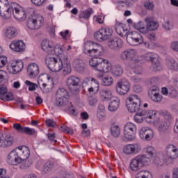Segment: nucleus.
<instances>
[{"label":"nucleus","instance_id":"f257e3e1","mask_svg":"<svg viewBox=\"0 0 178 178\" xmlns=\"http://www.w3.org/2000/svg\"><path fill=\"white\" fill-rule=\"evenodd\" d=\"M147 156L145 155H138L136 156L130 163V169L131 170L137 171L140 170L144 165H145L147 162L149 161V159H152V158L155 156V149L152 146H148L145 149Z\"/></svg>","mask_w":178,"mask_h":178},{"label":"nucleus","instance_id":"f03ea898","mask_svg":"<svg viewBox=\"0 0 178 178\" xmlns=\"http://www.w3.org/2000/svg\"><path fill=\"white\" fill-rule=\"evenodd\" d=\"M89 64L92 69L102 73H108V72L112 70V64H111V62L99 57H92L89 60Z\"/></svg>","mask_w":178,"mask_h":178},{"label":"nucleus","instance_id":"7ed1b4c3","mask_svg":"<svg viewBox=\"0 0 178 178\" xmlns=\"http://www.w3.org/2000/svg\"><path fill=\"white\" fill-rule=\"evenodd\" d=\"M65 59V56H61L58 58L47 57L45 60V63L49 70L58 73V72H60L62 67H63V63Z\"/></svg>","mask_w":178,"mask_h":178},{"label":"nucleus","instance_id":"20e7f679","mask_svg":"<svg viewBox=\"0 0 178 178\" xmlns=\"http://www.w3.org/2000/svg\"><path fill=\"white\" fill-rule=\"evenodd\" d=\"M86 51H84L85 54L90 55V56H93V58H98L104 55V47L102 45L92 41L88 42Z\"/></svg>","mask_w":178,"mask_h":178},{"label":"nucleus","instance_id":"39448f33","mask_svg":"<svg viewBox=\"0 0 178 178\" xmlns=\"http://www.w3.org/2000/svg\"><path fill=\"white\" fill-rule=\"evenodd\" d=\"M126 106L131 113H136L141 109V100L137 95H131L126 99Z\"/></svg>","mask_w":178,"mask_h":178},{"label":"nucleus","instance_id":"423d86ee","mask_svg":"<svg viewBox=\"0 0 178 178\" xmlns=\"http://www.w3.org/2000/svg\"><path fill=\"white\" fill-rule=\"evenodd\" d=\"M156 117V111L154 110H139L136 111V115L134 117V119L136 123H143L145 119H150L154 120Z\"/></svg>","mask_w":178,"mask_h":178},{"label":"nucleus","instance_id":"0eeeda50","mask_svg":"<svg viewBox=\"0 0 178 178\" xmlns=\"http://www.w3.org/2000/svg\"><path fill=\"white\" fill-rule=\"evenodd\" d=\"M44 17L39 14H31L26 20V26L31 30H37L42 26Z\"/></svg>","mask_w":178,"mask_h":178},{"label":"nucleus","instance_id":"6e6552de","mask_svg":"<svg viewBox=\"0 0 178 178\" xmlns=\"http://www.w3.org/2000/svg\"><path fill=\"white\" fill-rule=\"evenodd\" d=\"M137 132V127L136 124L129 122L124 127V141H133L136 139V133Z\"/></svg>","mask_w":178,"mask_h":178},{"label":"nucleus","instance_id":"1a4fd4ad","mask_svg":"<svg viewBox=\"0 0 178 178\" xmlns=\"http://www.w3.org/2000/svg\"><path fill=\"white\" fill-rule=\"evenodd\" d=\"M120 59L124 62H125V60H131V62L135 65L141 63V60L136 56V50L131 49H128L122 51L120 54Z\"/></svg>","mask_w":178,"mask_h":178},{"label":"nucleus","instance_id":"9d476101","mask_svg":"<svg viewBox=\"0 0 178 178\" xmlns=\"http://www.w3.org/2000/svg\"><path fill=\"white\" fill-rule=\"evenodd\" d=\"M144 59L146 62H151L153 66V70L158 72L161 67V61H159V56L154 52H149L144 55Z\"/></svg>","mask_w":178,"mask_h":178},{"label":"nucleus","instance_id":"9b49d317","mask_svg":"<svg viewBox=\"0 0 178 178\" xmlns=\"http://www.w3.org/2000/svg\"><path fill=\"white\" fill-rule=\"evenodd\" d=\"M178 158V148L173 144H170L165 148V160L167 162L173 163V161Z\"/></svg>","mask_w":178,"mask_h":178},{"label":"nucleus","instance_id":"f8f14e48","mask_svg":"<svg viewBox=\"0 0 178 178\" xmlns=\"http://www.w3.org/2000/svg\"><path fill=\"white\" fill-rule=\"evenodd\" d=\"M127 41L130 45H140L144 42L143 35L138 31H131L128 33L127 36Z\"/></svg>","mask_w":178,"mask_h":178},{"label":"nucleus","instance_id":"ddd939ff","mask_svg":"<svg viewBox=\"0 0 178 178\" xmlns=\"http://www.w3.org/2000/svg\"><path fill=\"white\" fill-rule=\"evenodd\" d=\"M67 86L71 92H79L80 91V78L72 76L67 79Z\"/></svg>","mask_w":178,"mask_h":178},{"label":"nucleus","instance_id":"4468645a","mask_svg":"<svg viewBox=\"0 0 178 178\" xmlns=\"http://www.w3.org/2000/svg\"><path fill=\"white\" fill-rule=\"evenodd\" d=\"M116 91L120 95H125L130 91V83L127 79H120L117 82Z\"/></svg>","mask_w":178,"mask_h":178},{"label":"nucleus","instance_id":"2eb2a0df","mask_svg":"<svg viewBox=\"0 0 178 178\" xmlns=\"http://www.w3.org/2000/svg\"><path fill=\"white\" fill-rule=\"evenodd\" d=\"M15 139L10 135L3 136V134L0 132V147L2 148H9L13 145Z\"/></svg>","mask_w":178,"mask_h":178},{"label":"nucleus","instance_id":"dca6fc26","mask_svg":"<svg viewBox=\"0 0 178 178\" xmlns=\"http://www.w3.org/2000/svg\"><path fill=\"white\" fill-rule=\"evenodd\" d=\"M108 47L113 51H120L123 47V40L119 38H111L108 42Z\"/></svg>","mask_w":178,"mask_h":178},{"label":"nucleus","instance_id":"f3484780","mask_svg":"<svg viewBox=\"0 0 178 178\" xmlns=\"http://www.w3.org/2000/svg\"><path fill=\"white\" fill-rule=\"evenodd\" d=\"M139 137L142 140L149 141L154 138V131L149 127H143L139 132Z\"/></svg>","mask_w":178,"mask_h":178},{"label":"nucleus","instance_id":"a211bd4d","mask_svg":"<svg viewBox=\"0 0 178 178\" xmlns=\"http://www.w3.org/2000/svg\"><path fill=\"white\" fill-rule=\"evenodd\" d=\"M23 67H24L23 61L16 60L13 61L10 66H8V70H9L10 73H12L13 74H17V73H19V72L23 70Z\"/></svg>","mask_w":178,"mask_h":178},{"label":"nucleus","instance_id":"6ab92c4d","mask_svg":"<svg viewBox=\"0 0 178 178\" xmlns=\"http://www.w3.org/2000/svg\"><path fill=\"white\" fill-rule=\"evenodd\" d=\"M89 84H95V87L92 86L90 88H88V91L90 93H93V94H97V92H98V90H99V82H98V81H97V79H94V78H91V79L90 78H86L84 80V82L83 83V86L84 87V86H87V83Z\"/></svg>","mask_w":178,"mask_h":178},{"label":"nucleus","instance_id":"aec40b11","mask_svg":"<svg viewBox=\"0 0 178 178\" xmlns=\"http://www.w3.org/2000/svg\"><path fill=\"white\" fill-rule=\"evenodd\" d=\"M124 153L127 155H131V154H138L141 151V145L136 144H129L124 147Z\"/></svg>","mask_w":178,"mask_h":178},{"label":"nucleus","instance_id":"412c9836","mask_svg":"<svg viewBox=\"0 0 178 178\" xmlns=\"http://www.w3.org/2000/svg\"><path fill=\"white\" fill-rule=\"evenodd\" d=\"M15 149H17L21 162L26 161L30 156V149L26 146H19Z\"/></svg>","mask_w":178,"mask_h":178},{"label":"nucleus","instance_id":"4be33fe9","mask_svg":"<svg viewBox=\"0 0 178 178\" xmlns=\"http://www.w3.org/2000/svg\"><path fill=\"white\" fill-rule=\"evenodd\" d=\"M8 162L10 165H19L22 163L19 154L16 149L12 150L8 156Z\"/></svg>","mask_w":178,"mask_h":178},{"label":"nucleus","instance_id":"5701e85b","mask_svg":"<svg viewBox=\"0 0 178 178\" xmlns=\"http://www.w3.org/2000/svg\"><path fill=\"white\" fill-rule=\"evenodd\" d=\"M10 48L15 52H23L26 49V44L22 40H14L10 44Z\"/></svg>","mask_w":178,"mask_h":178},{"label":"nucleus","instance_id":"b1692460","mask_svg":"<svg viewBox=\"0 0 178 178\" xmlns=\"http://www.w3.org/2000/svg\"><path fill=\"white\" fill-rule=\"evenodd\" d=\"M145 22L147 24L146 25L147 32L148 31V30L149 31H154L156 30L158 27H159V23L155 21V19H154V18L151 17H148L145 18Z\"/></svg>","mask_w":178,"mask_h":178},{"label":"nucleus","instance_id":"393cba45","mask_svg":"<svg viewBox=\"0 0 178 178\" xmlns=\"http://www.w3.org/2000/svg\"><path fill=\"white\" fill-rule=\"evenodd\" d=\"M19 8H20V6H18L14 8V17L17 20H19V22H24V20H26V17H27L26 11L23 10L22 9H19Z\"/></svg>","mask_w":178,"mask_h":178},{"label":"nucleus","instance_id":"a878e982","mask_svg":"<svg viewBox=\"0 0 178 178\" xmlns=\"http://www.w3.org/2000/svg\"><path fill=\"white\" fill-rule=\"evenodd\" d=\"M149 95L154 102H161L162 101V95L159 94V89L158 88H152L149 90Z\"/></svg>","mask_w":178,"mask_h":178},{"label":"nucleus","instance_id":"bb28decb","mask_svg":"<svg viewBox=\"0 0 178 178\" xmlns=\"http://www.w3.org/2000/svg\"><path fill=\"white\" fill-rule=\"evenodd\" d=\"M27 73L30 77H35L40 74V68L36 63H31L27 67Z\"/></svg>","mask_w":178,"mask_h":178},{"label":"nucleus","instance_id":"cd10ccee","mask_svg":"<svg viewBox=\"0 0 178 178\" xmlns=\"http://www.w3.org/2000/svg\"><path fill=\"white\" fill-rule=\"evenodd\" d=\"M116 28H115V31L117 34H119L120 37H127L129 35V31L127 29H126V25L123 24L122 23L120 22H117L115 24Z\"/></svg>","mask_w":178,"mask_h":178},{"label":"nucleus","instance_id":"c85d7f7f","mask_svg":"<svg viewBox=\"0 0 178 178\" xmlns=\"http://www.w3.org/2000/svg\"><path fill=\"white\" fill-rule=\"evenodd\" d=\"M42 49L48 54V55L54 54V47H52L51 42L48 40H44L41 44Z\"/></svg>","mask_w":178,"mask_h":178},{"label":"nucleus","instance_id":"c756f323","mask_svg":"<svg viewBox=\"0 0 178 178\" xmlns=\"http://www.w3.org/2000/svg\"><path fill=\"white\" fill-rule=\"evenodd\" d=\"M62 69L64 76H67V74H70V73H72V65H70V60H69L67 56H66L65 60H64Z\"/></svg>","mask_w":178,"mask_h":178},{"label":"nucleus","instance_id":"7c9ffc66","mask_svg":"<svg viewBox=\"0 0 178 178\" xmlns=\"http://www.w3.org/2000/svg\"><path fill=\"white\" fill-rule=\"evenodd\" d=\"M152 161L156 166H163V163H165V159L162 154L154 155V157L152 158Z\"/></svg>","mask_w":178,"mask_h":178},{"label":"nucleus","instance_id":"2f4dec72","mask_svg":"<svg viewBox=\"0 0 178 178\" xmlns=\"http://www.w3.org/2000/svg\"><path fill=\"white\" fill-rule=\"evenodd\" d=\"M73 66L76 72H79V73L84 72L85 65L84 62H83V60H75L73 63Z\"/></svg>","mask_w":178,"mask_h":178},{"label":"nucleus","instance_id":"473e14b6","mask_svg":"<svg viewBox=\"0 0 178 178\" xmlns=\"http://www.w3.org/2000/svg\"><path fill=\"white\" fill-rule=\"evenodd\" d=\"M133 27L140 33H142V34H147V26L144 24V22H139L138 23H134Z\"/></svg>","mask_w":178,"mask_h":178},{"label":"nucleus","instance_id":"72a5a7b5","mask_svg":"<svg viewBox=\"0 0 178 178\" xmlns=\"http://www.w3.org/2000/svg\"><path fill=\"white\" fill-rule=\"evenodd\" d=\"M120 105V100L118 98L113 100L108 105V111L110 112H116L118 109L119 108V106Z\"/></svg>","mask_w":178,"mask_h":178},{"label":"nucleus","instance_id":"f704fd0d","mask_svg":"<svg viewBox=\"0 0 178 178\" xmlns=\"http://www.w3.org/2000/svg\"><path fill=\"white\" fill-rule=\"evenodd\" d=\"M101 30L104 41L109 40L112 37V34H113V31L111 28H102Z\"/></svg>","mask_w":178,"mask_h":178},{"label":"nucleus","instance_id":"c9c22d12","mask_svg":"<svg viewBox=\"0 0 178 178\" xmlns=\"http://www.w3.org/2000/svg\"><path fill=\"white\" fill-rule=\"evenodd\" d=\"M111 134L113 137L118 138L120 136V127L116 124H113L111 126Z\"/></svg>","mask_w":178,"mask_h":178},{"label":"nucleus","instance_id":"e433bc0d","mask_svg":"<svg viewBox=\"0 0 178 178\" xmlns=\"http://www.w3.org/2000/svg\"><path fill=\"white\" fill-rule=\"evenodd\" d=\"M56 97L67 99L69 98V92L65 88H59L56 92Z\"/></svg>","mask_w":178,"mask_h":178},{"label":"nucleus","instance_id":"4c0bfd02","mask_svg":"<svg viewBox=\"0 0 178 178\" xmlns=\"http://www.w3.org/2000/svg\"><path fill=\"white\" fill-rule=\"evenodd\" d=\"M136 178H152V174L148 170H140L136 175Z\"/></svg>","mask_w":178,"mask_h":178},{"label":"nucleus","instance_id":"58836bf2","mask_svg":"<svg viewBox=\"0 0 178 178\" xmlns=\"http://www.w3.org/2000/svg\"><path fill=\"white\" fill-rule=\"evenodd\" d=\"M112 73L114 76L119 77L123 74V67L121 65H117L113 67Z\"/></svg>","mask_w":178,"mask_h":178},{"label":"nucleus","instance_id":"ea45409f","mask_svg":"<svg viewBox=\"0 0 178 178\" xmlns=\"http://www.w3.org/2000/svg\"><path fill=\"white\" fill-rule=\"evenodd\" d=\"M17 35V32L16 31V29L13 27H9L7 29L6 32V37L7 38H14V37H16Z\"/></svg>","mask_w":178,"mask_h":178},{"label":"nucleus","instance_id":"a19ab883","mask_svg":"<svg viewBox=\"0 0 178 178\" xmlns=\"http://www.w3.org/2000/svg\"><path fill=\"white\" fill-rule=\"evenodd\" d=\"M92 14V9L88 8V10H86L83 12H81L79 14V19H90V17L91 16Z\"/></svg>","mask_w":178,"mask_h":178},{"label":"nucleus","instance_id":"79ce46f5","mask_svg":"<svg viewBox=\"0 0 178 178\" xmlns=\"http://www.w3.org/2000/svg\"><path fill=\"white\" fill-rule=\"evenodd\" d=\"M102 86H112L113 84V78L111 76H105L102 78Z\"/></svg>","mask_w":178,"mask_h":178},{"label":"nucleus","instance_id":"37998d69","mask_svg":"<svg viewBox=\"0 0 178 178\" xmlns=\"http://www.w3.org/2000/svg\"><path fill=\"white\" fill-rule=\"evenodd\" d=\"M101 97H103L104 99L109 100L111 99L112 97V92H111V90H102L100 92Z\"/></svg>","mask_w":178,"mask_h":178},{"label":"nucleus","instance_id":"c03bdc74","mask_svg":"<svg viewBox=\"0 0 178 178\" xmlns=\"http://www.w3.org/2000/svg\"><path fill=\"white\" fill-rule=\"evenodd\" d=\"M94 37L95 40H96V41H99V42L105 41V39H104L102 31L101 29L95 33Z\"/></svg>","mask_w":178,"mask_h":178},{"label":"nucleus","instance_id":"a18cd8bd","mask_svg":"<svg viewBox=\"0 0 178 178\" xmlns=\"http://www.w3.org/2000/svg\"><path fill=\"white\" fill-rule=\"evenodd\" d=\"M144 6L147 10H154V9H155L154 1H146L144 2Z\"/></svg>","mask_w":178,"mask_h":178},{"label":"nucleus","instance_id":"49530a36","mask_svg":"<svg viewBox=\"0 0 178 178\" xmlns=\"http://www.w3.org/2000/svg\"><path fill=\"white\" fill-rule=\"evenodd\" d=\"M1 99V101H4V102H8L9 101H14L15 96L13 94L9 92L6 93Z\"/></svg>","mask_w":178,"mask_h":178},{"label":"nucleus","instance_id":"de8ad7c7","mask_svg":"<svg viewBox=\"0 0 178 178\" xmlns=\"http://www.w3.org/2000/svg\"><path fill=\"white\" fill-rule=\"evenodd\" d=\"M168 66L171 70H178V63L173 59L169 60Z\"/></svg>","mask_w":178,"mask_h":178},{"label":"nucleus","instance_id":"09e8293b","mask_svg":"<svg viewBox=\"0 0 178 178\" xmlns=\"http://www.w3.org/2000/svg\"><path fill=\"white\" fill-rule=\"evenodd\" d=\"M54 169V163L51 161H47L44 165V172H51Z\"/></svg>","mask_w":178,"mask_h":178},{"label":"nucleus","instance_id":"8fccbe9b","mask_svg":"<svg viewBox=\"0 0 178 178\" xmlns=\"http://www.w3.org/2000/svg\"><path fill=\"white\" fill-rule=\"evenodd\" d=\"M159 130L161 133L166 131V130H168V125L166 124V122L163 121H159Z\"/></svg>","mask_w":178,"mask_h":178},{"label":"nucleus","instance_id":"3c124183","mask_svg":"<svg viewBox=\"0 0 178 178\" xmlns=\"http://www.w3.org/2000/svg\"><path fill=\"white\" fill-rule=\"evenodd\" d=\"M65 98L59 97L58 96H56V106H64L65 105Z\"/></svg>","mask_w":178,"mask_h":178},{"label":"nucleus","instance_id":"603ef678","mask_svg":"<svg viewBox=\"0 0 178 178\" xmlns=\"http://www.w3.org/2000/svg\"><path fill=\"white\" fill-rule=\"evenodd\" d=\"M59 130H60V131H63V133H67V134H73V129L65 125L60 127Z\"/></svg>","mask_w":178,"mask_h":178},{"label":"nucleus","instance_id":"864d4df0","mask_svg":"<svg viewBox=\"0 0 178 178\" xmlns=\"http://www.w3.org/2000/svg\"><path fill=\"white\" fill-rule=\"evenodd\" d=\"M22 133L28 134V136H34V134H35V129L29 127H24Z\"/></svg>","mask_w":178,"mask_h":178},{"label":"nucleus","instance_id":"5fc2aeb1","mask_svg":"<svg viewBox=\"0 0 178 178\" xmlns=\"http://www.w3.org/2000/svg\"><path fill=\"white\" fill-rule=\"evenodd\" d=\"M13 129L16 130V131H18V133H23L24 127H22V124L19 123H15L13 124Z\"/></svg>","mask_w":178,"mask_h":178},{"label":"nucleus","instance_id":"6e6d98bb","mask_svg":"<svg viewBox=\"0 0 178 178\" xmlns=\"http://www.w3.org/2000/svg\"><path fill=\"white\" fill-rule=\"evenodd\" d=\"M8 94V88L5 85L0 86V99L6 95Z\"/></svg>","mask_w":178,"mask_h":178},{"label":"nucleus","instance_id":"4d7b16f0","mask_svg":"<svg viewBox=\"0 0 178 178\" xmlns=\"http://www.w3.org/2000/svg\"><path fill=\"white\" fill-rule=\"evenodd\" d=\"M63 51H65V49L60 46H56L55 48L53 47L52 52L53 54H59L60 55H62L63 54Z\"/></svg>","mask_w":178,"mask_h":178},{"label":"nucleus","instance_id":"13d9d810","mask_svg":"<svg viewBox=\"0 0 178 178\" xmlns=\"http://www.w3.org/2000/svg\"><path fill=\"white\" fill-rule=\"evenodd\" d=\"M25 84L26 86H29V91H35V87H37V85L35 83H32L30 81H26Z\"/></svg>","mask_w":178,"mask_h":178},{"label":"nucleus","instance_id":"bf43d9fd","mask_svg":"<svg viewBox=\"0 0 178 178\" xmlns=\"http://www.w3.org/2000/svg\"><path fill=\"white\" fill-rule=\"evenodd\" d=\"M168 95L170 98H176L178 95L177 90L175 88L169 89Z\"/></svg>","mask_w":178,"mask_h":178},{"label":"nucleus","instance_id":"052dcab7","mask_svg":"<svg viewBox=\"0 0 178 178\" xmlns=\"http://www.w3.org/2000/svg\"><path fill=\"white\" fill-rule=\"evenodd\" d=\"M60 34L63 40H69L70 38V32L69 30H66L65 32H60Z\"/></svg>","mask_w":178,"mask_h":178},{"label":"nucleus","instance_id":"680f3d73","mask_svg":"<svg viewBox=\"0 0 178 178\" xmlns=\"http://www.w3.org/2000/svg\"><path fill=\"white\" fill-rule=\"evenodd\" d=\"M163 27L165 29V30H172L173 29V26L170 24V22L169 21H166L163 24Z\"/></svg>","mask_w":178,"mask_h":178},{"label":"nucleus","instance_id":"e2e57ef3","mask_svg":"<svg viewBox=\"0 0 178 178\" xmlns=\"http://www.w3.org/2000/svg\"><path fill=\"white\" fill-rule=\"evenodd\" d=\"M143 67H141V66H136L134 68V73H135V74H143Z\"/></svg>","mask_w":178,"mask_h":178},{"label":"nucleus","instance_id":"0e129e2a","mask_svg":"<svg viewBox=\"0 0 178 178\" xmlns=\"http://www.w3.org/2000/svg\"><path fill=\"white\" fill-rule=\"evenodd\" d=\"M46 124L47 126V127H55V126H56V122H55V121L49 119L46 120Z\"/></svg>","mask_w":178,"mask_h":178},{"label":"nucleus","instance_id":"69168bd1","mask_svg":"<svg viewBox=\"0 0 178 178\" xmlns=\"http://www.w3.org/2000/svg\"><path fill=\"white\" fill-rule=\"evenodd\" d=\"M6 62H8V59L4 56H0V69L1 67H3L5 65H6Z\"/></svg>","mask_w":178,"mask_h":178},{"label":"nucleus","instance_id":"338daca9","mask_svg":"<svg viewBox=\"0 0 178 178\" xmlns=\"http://www.w3.org/2000/svg\"><path fill=\"white\" fill-rule=\"evenodd\" d=\"M170 48L172 51H175V52H178V41H175L171 42Z\"/></svg>","mask_w":178,"mask_h":178},{"label":"nucleus","instance_id":"774afa93","mask_svg":"<svg viewBox=\"0 0 178 178\" xmlns=\"http://www.w3.org/2000/svg\"><path fill=\"white\" fill-rule=\"evenodd\" d=\"M134 92L140 93L143 91V86L139 84H136L134 86Z\"/></svg>","mask_w":178,"mask_h":178}]
</instances>
